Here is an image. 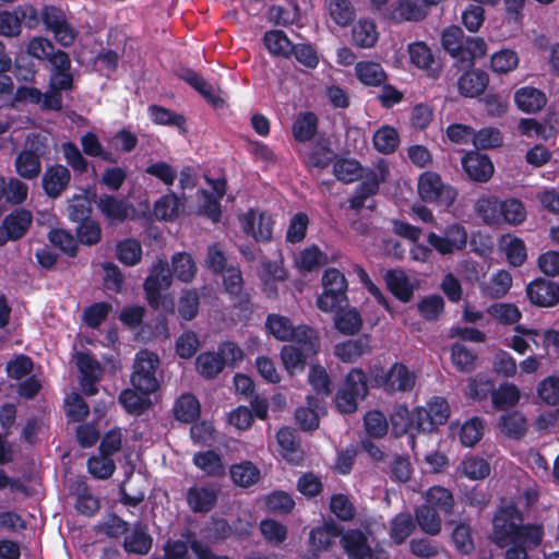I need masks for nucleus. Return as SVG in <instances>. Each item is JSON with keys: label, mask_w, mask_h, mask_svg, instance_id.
I'll return each mask as SVG.
<instances>
[{"label": "nucleus", "mask_w": 559, "mask_h": 559, "mask_svg": "<svg viewBox=\"0 0 559 559\" xmlns=\"http://www.w3.org/2000/svg\"><path fill=\"white\" fill-rule=\"evenodd\" d=\"M461 164L468 179L475 182L489 181V155L477 151L466 152Z\"/></svg>", "instance_id": "20"}, {"label": "nucleus", "mask_w": 559, "mask_h": 559, "mask_svg": "<svg viewBox=\"0 0 559 559\" xmlns=\"http://www.w3.org/2000/svg\"><path fill=\"white\" fill-rule=\"evenodd\" d=\"M477 356L464 344L454 343L451 346V360L453 366L463 372H471L475 369Z\"/></svg>", "instance_id": "57"}, {"label": "nucleus", "mask_w": 559, "mask_h": 559, "mask_svg": "<svg viewBox=\"0 0 559 559\" xmlns=\"http://www.w3.org/2000/svg\"><path fill=\"white\" fill-rule=\"evenodd\" d=\"M323 292L317 298V307L323 312H332L348 305V282L340 270L328 267L322 275Z\"/></svg>", "instance_id": "3"}, {"label": "nucleus", "mask_w": 559, "mask_h": 559, "mask_svg": "<svg viewBox=\"0 0 559 559\" xmlns=\"http://www.w3.org/2000/svg\"><path fill=\"white\" fill-rule=\"evenodd\" d=\"M372 340L369 334H361L356 338H349L334 346V355L343 362H356L364 355L372 350Z\"/></svg>", "instance_id": "15"}, {"label": "nucleus", "mask_w": 559, "mask_h": 559, "mask_svg": "<svg viewBox=\"0 0 559 559\" xmlns=\"http://www.w3.org/2000/svg\"><path fill=\"white\" fill-rule=\"evenodd\" d=\"M313 355L295 345H284L281 349L283 365L289 374L304 371L307 359Z\"/></svg>", "instance_id": "42"}, {"label": "nucleus", "mask_w": 559, "mask_h": 559, "mask_svg": "<svg viewBox=\"0 0 559 559\" xmlns=\"http://www.w3.org/2000/svg\"><path fill=\"white\" fill-rule=\"evenodd\" d=\"M176 75L178 79L189 84L215 108L224 105V99L215 95L212 84L193 69L187 67L180 68L176 72Z\"/></svg>", "instance_id": "17"}, {"label": "nucleus", "mask_w": 559, "mask_h": 559, "mask_svg": "<svg viewBox=\"0 0 559 559\" xmlns=\"http://www.w3.org/2000/svg\"><path fill=\"white\" fill-rule=\"evenodd\" d=\"M524 516L511 499L502 498L500 506L491 520L493 524V535L491 542L498 547L506 548L511 544L519 542V528L523 523Z\"/></svg>", "instance_id": "2"}, {"label": "nucleus", "mask_w": 559, "mask_h": 559, "mask_svg": "<svg viewBox=\"0 0 559 559\" xmlns=\"http://www.w3.org/2000/svg\"><path fill=\"white\" fill-rule=\"evenodd\" d=\"M76 241L84 246H94L102 239V228L97 221L90 218L78 223Z\"/></svg>", "instance_id": "59"}, {"label": "nucleus", "mask_w": 559, "mask_h": 559, "mask_svg": "<svg viewBox=\"0 0 559 559\" xmlns=\"http://www.w3.org/2000/svg\"><path fill=\"white\" fill-rule=\"evenodd\" d=\"M530 301L536 307H552L559 302L557 284L544 277L536 278L526 287Z\"/></svg>", "instance_id": "16"}, {"label": "nucleus", "mask_w": 559, "mask_h": 559, "mask_svg": "<svg viewBox=\"0 0 559 559\" xmlns=\"http://www.w3.org/2000/svg\"><path fill=\"white\" fill-rule=\"evenodd\" d=\"M229 474L233 483L242 488H248L260 479V469L250 461L233 464Z\"/></svg>", "instance_id": "43"}, {"label": "nucleus", "mask_w": 559, "mask_h": 559, "mask_svg": "<svg viewBox=\"0 0 559 559\" xmlns=\"http://www.w3.org/2000/svg\"><path fill=\"white\" fill-rule=\"evenodd\" d=\"M441 45L460 69L471 68L474 60L484 57L487 51L484 38L465 36L464 31L456 25L443 29Z\"/></svg>", "instance_id": "1"}, {"label": "nucleus", "mask_w": 559, "mask_h": 559, "mask_svg": "<svg viewBox=\"0 0 559 559\" xmlns=\"http://www.w3.org/2000/svg\"><path fill=\"white\" fill-rule=\"evenodd\" d=\"M179 199L175 193H168L154 204V214L160 221H174L178 216Z\"/></svg>", "instance_id": "62"}, {"label": "nucleus", "mask_w": 559, "mask_h": 559, "mask_svg": "<svg viewBox=\"0 0 559 559\" xmlns=\"http://www.w3.org/2000/svg\"><path fill=\"white\" fill-rule=\"evenodd\" d=\"M265 329L277 341H290L294 332V325L289 318L277 313H270L265 320Z\"/></svg>", "instance_id": "52"}, {"label": "nucleus", "mask_w": 559, "mask_h": 559, "mask_svg": "<svg viewBox=\"0 0 559 559\" xmlns=\"http://www.w3.org/2000/svg\"><path fill=\"white\" fill-rule=\"evenodd\" d=\"M74 90V78L71 70L61 72H51L48 91L44 103L45 110H62V92Z\"/></svg>", "instance_id": "12"}, {"label": "nucleus", "mask_w": 559, "mask_h": 559, "mask_svg": "<svg viewBox=\"0 0 559 559\" xmlns=\"http://www.w3.org/2000/svg\"><path fill=\"white\" fill-rule=\"evenodd\" d=\"M329 12L334 23L342 27L350 25L356 17V10L350 0H330Z\"/></svg>", "instance_id": "54"}, {"label": "nucleus", "mask_w": 559, "mask_h": 559, "mask_svg": "<svg viewBox=\"0 0 559 559\" xmlns=\"http://www.w3.org/2000/svg\"><path fill=\"white\" fill-rule=\"evenodd\" d=\"M368 377L360 368H353L345 377L343 385L335 394V406L342 414L357 411L358 401L368 395Z\"/></svg>", "instance_id": "4"}, {"label": "nucleus", "mask_w": 559, "mask_h": 559, "mask_svg": "<svg viewBox=\"0 0 559 559\" xmlns=\"http://www.w3.org/2000/svg\"><path fill=\"white\" fill-rule=\"evenodd\" d=\"M361 179L364 180L356 187L355 194L349 199V207L354 211H360L365 201L376 195L380 189L373 169L368 168Z\"/></svg>", "instance_id": "30"}, {"label": "nucleus", "mask_w": 559, "mask_h": 559, "mask_svg": "<svg viewBox=\"0 0 559 559\" xmlns=\"http://www.w3.org/2000/svg\"><path fill=\"white\" fill-rule=\"evenodd\" d=\"M408 55L411 62L418 69L426 71H436L433 53L429 46L424 41H415L408 45Z\"/></svg>", "instance_id": "51"}, {"label": "nucleus", "mask_w": 559, "mask_h": 559, "mask_svg": "<svg viewBox=\"0 0 559 559\" xmlns=\"http://www.w3.org/2000/svg\"><path fill=\"white\" fill-rule=\"evenodd\" d=\"M388 393L409 392L415 385V374L403 362H394L386 371Z\"/></svg>", "instance_id": "26"}, {"label": "nucleus", "mask_w": 559, "mask_h": 559, "mask_svg": "<svg viewBox=\"0 0 559 559\" xmlns=\"http://www.w3.org/2000/svg\"><path fill=\"white\" fill-rule=\"evenodd\" d=\"M97 207L109 223H123L133 210L124 199H119L114 194H102L97 202Z\"/></svg>", "instance_id": "19"}, {"label": "nucleus", "mask_w": 559, "mask_h": 559, "mask_svg": "<svg viewBox=\"0 0 559 559\" xmlns=\"http://www.w3.org/2000/svg\"><path fill=\"white\" fill-rule=\"evenodd\" d=\"M173 412L177 420L191 424L200 417L201 405L195 395L185 393L176 400Z\"/></svg>", "instance_id": "33"}, {"label": "nucleus", "mask_w": 559, "mask_h": 559, "mask_svg": "<svg viewBox=\"0 0 559 559\" xmlns=\"http://www.w3.org/2000/svg\"><path fill=\"white\" fill-rule=\"evenodd\" d=\"M366 170L367 169L354 158H335L333 163V175L343 183H352L361 179Z\"/></svg>", "instance_id": "38"}, {"label": "nucleus", "mask_w": 559, "mask_h": 559, "mask_svg": "<svg viewBox=\"0 0 559 559\" xmlns=\"http://www.w3.org/2000/svg\"><path fill=\"white\" fill-rule=\"evenodd\" d=\"M49 241L67 255L74 258L78 254L76 238L68 230L57 228L49 231Z\"/></svg>", "instance_id": "60"}, {"label": "nucleus", "mask_w": 559, "mask_h": 559, "mask_svg": "<svg viewBox=\"0 0 559 559\" xmlns=\"http://www.w3.org/2000/svg\"><path fill=\"white\" fill-rule=\"evenodd\" d=\"M241 227L246 235L253 237L257 242H270L273 238L274 219L271 214L250 209L241 217Z\"/></svg>", "instance_id": "10"}, {"label": "nucleus", "mask_w": 559, "mask_h": 559, "mask_svg": "<svg viewBox=\"0 0 559 559\" xmlns=\"http://www.w3.org/2000/svg\"><path fill=\"white\" fill-rule=\"evenodd\" d=\"M71 171L61 164H53L46 167L41 176V188L44 193L52 200L62 195L70 187Z\"/></svg>", "instance_id": "11"}, {"label": "nucleus", "mask_w": 559, "mask_h": 559, "mask_svg": "<svg viewBox=\"0 0 559 559\" xmlns=\"http://www.w3.org/2000/svg\"><path fill=\"white\" fill-rule=\"evenodd\" d=\"M429 8L426 0H397L393 14L400 22H420L427 16Z\"/></svg>", "instance_id": "29"}, {"label": "nucleus", "mask_w": 559, "mask_h": 559, "mask_svg": "<svg viewBox=\"0 0 559 559\" xmlns=\"http://www.w3.org/2000/svg\"><path fill=\"white\" fill-rule=\"evenodd\" d=\"M38 148H24L15 157L14 166L17 175L26 180L37 178L41 170Z\"/></svg>", "instance_id": "23"}, {"label": "nucleus", "mask_w": 559, "mask_h": 559, "mask_svg": "<svg viewBox=\"0 0 559 559\" xmlns=\"http://www.w3.org/2000/svg\"><path fill=\"white\" fill-rule=\"evenodd\" d=\"M100 508L98 498L90 492V488L85 483L78 485V498L75 509L85 516H93Z\"/></svg>", "instance_id": "61"}, {"label": "nucleus", "mask_w": 559, "mask_h": 559, "mask_svg": "<svg viewBox=\"0 0 559 559\" xmlns=\"http://www.w3.org/2000/svg\"><path fill=\"white\" fill-rule=\"evenodd\" d=\"M319 126L318 116L312 111L300 112L292 126L294 140L299 143L311 141L317 134Z\"/></svg>", "instance_id": "31"}, {"label": "nucleus", "mask_w": 559, "mask_h": 559, "mask_svg": "<svg viewBox=\"0 0 559 559\" xmlns=\"http://www.w3.org/2000/svg\"><path fill=\"white\" fill-rule=\"evenodd\" d=\"M111 305L106 301L94 302L83 311V321L91 329H98L111 311Z\"/></svg>", "instance_id": "63"}, {"label": "nucleus", "mask_w": 559, "mask_h": 559, "mask_svg": "<svg viewBox=\"0 0 559 559\" xmlns=\"http://www.w3.org/2000/svg\"><path fill=\"white\" fill-rule=\"evenodd\" d=\"M425 504L443 515V518H447L453 513L454 497L449 489L441 486H432L426 492Z\"/></svg>", "instance_id": "28"}, {"label": "nucleus", "mask_w": 559, "mask_h": 559, "mask_svg": "<svg viewBox=\"0 0 559 559\" xmlns=\"http://www.w3.org/2000/svg\"><path fill=\"white\" fill-rule=\"evenodd\" d=\"M336 153L332 148L330 138L321 135L312 142L305 156L304 164L308 169L316 168L322 170L334 163Z\"/></svg>", "instance_id": "14"}, {"label": "nucleus", "mask_w": 559, "mask_h": 559, "mask_svg": "<svg viewBox=\"0 0 559 559\" xmlns=\"http://www.w3.org/2000/svg\"><path fill=\"white\" fill-rule=\"evenodd\" d=\"M204 537L213 544L226 540L233 535V527L224 518H211L203 527Z\"/></svg>", "instance_id": "55"}, {"label": "nucleus", "mask_w": 559, "mask_h": 559, "mask_svg": "<svg viewBox=\"0 0 559 559\" xmlns=\"http://www.w3.org/2000/svg\"><path fill=\"white\" fill-rule=\"evenodd\" d=\"M119 403L130 415H141L151 406L150 395H144L133 389H124L118 397Z\"/></svg>", "instance_id": "46"}, {"label": "nucleus", "mask_w": 559, "mask_h": 559, "mask_svg": "<svg viewBox=\"0 0 559 559\" xmlns=\"http://www.w3.org/2000/svg\"><path fill=\"white\" fill-rule=\"evenodd\" d=\"M498 250L506 255L508 263L514 267L522 266L527 259L524 241L510 234L500 237Z\"/></svg>", "instance_id": "24"}, {"label": "nucleus", "mask_w": 559, "mask_h": 559, "mask_svg": "<svg viewBox=\"0 0 559 559\" xmlns=\"http://www.w3.org/2000/svg\"><path fill=\"white\" fill-rule=\"evenodd\" d=\"M377 25L372 20L360 19L352 29L354 45L359 48H371L378 41Z\"/></svg>", "instance_id": "44"}, {"label": "nucleus", "mask_w": 559, "mask_h": 559, "mask_svg": "<svg viewBox=\"0 0 559 559\" xmlns=\"http://www.w3.org/2000/svg\"><path fill=\"white\" fill-rule=\"evenodd\" d=\"M32 213L26 209H16L4 216L2 225L14 240L22 239L32 225Z\"/></svg>", "instance_id": "34"}, {"label": "nucleus", "mask_w": 559, "mask_h": 559, "mask_svg": "<svg viewBox=\"0 0 559 559\" xmlns=\"http://www.w3.org/2000/svg\"><path fill=\"white\" fill-rule=\"evenodd\" d=\"M417 190L424 202L444 206H451L457 197V191L453 187L444 185L441 176L435 171H425L419 176Z\"/></svg>", "instance_id": "6"}, {"label": "nucleus", "mask_w": 559, "mask_h": 559, "mask_svg": "<svg viewBox=\"0 0 559 559\" xmlns=\"http://www.w3.org/2000/svg\"><path fill=\"white\" fill-rule=\"evenodd\" d=\"M498 432L511 440H521L525 437L528 424L520 411H506L497 420Z\"/></svg>", "instance_id": "18"}, {"label": "nucleus", "mask_w": 559, "mask_h": 559, "mask_svg": "<svg viewBox=\"0 0 559 559\" xmlns=\"http://www.w3.org/2000/svg\"><path fill=\"white\" fill-rule=\"evenodd\" d=\"M391 424L397 436L431 432L437 428L425 407H416L411 413L406 407H402L391 415Z\"/></svg>", "instance_id": "7"}, {"label": "nucleus", "mask_w": 559, "mask_h": 559, "mask_svg": "<svg viewBox=\"0 0 559 559\" xmlns=\"http://www.w3.org/2000/svg\"><path fill=\"white\" fill-rule=\"evenodd\" d=\"M341 545L349 559H367L371 557L368 537L359 528L346 531L342 535Z\"/></svg>", "instance_id": "22"}, {"label": "nucleus", "mask_w": 559, "mask_h": 559, "mask_svg": "<svg viewBox=\"0 0 559 559\" xmlns=\"http://www.w3.org/2000/svg\"><path fill=\"white\" fill-rule=\"evenodd\" d=\"M515 102L519 108L526 112H537L546 105L545 94L534 87H523L515 94Z\"/></svg>", "instance_id": "48"}, {"label": "nucleus", "mask_w": 559, "mask_h": 559, "mask_svg": "<svg viewBox=\"0 0 559 559\" xmlns=\"http://www.w3.org/2000/svg\"><path fill=\"white\" fill-rule=\"evenodd\" d=\"M263 45L273 57L289 58L294 52V44L282 29H269L262 38Z\"/></svg>", "instance_id": "27"}, {"label": "nucleus", "mask_w": 559, "mask_h": 559, "mask_svg": "<svg viewBox=\"0 0 559 559\" xmlns=\"http://www.w3.org/2000/svg\"><path fill=\"white\" fill-rule=\"evenodd\" d=\"M518 129L522 135L532 136L535 134L537 138L548 140L557 133V130L551 124L538 122L534 118H523L519 121Z\"/></svg>", "instance_id": "58"}, {"label": "nucleus", "mask_w": 559, "mask_h": 559, "mask_svg": "<svg viewBox=\"0 0 559 559\" xmlns=\"http://www.w3.org/2000/svg\"><path fill=\"white\" fill-rule=\"evenodd\" d=\"M442 516L443 515L425 503L417 507L415 510L416 523L424 533L430 536H436L441 532Z\"/></svg>", "instance_id": "45"}, {"label": "nucleus", "mask_w": 559, "mask_h": 559, "mask_svg": "<svg viewBox=\"0 0 559 559\" xmlns=\"http://www.w3.org/2000/svg\"><path fill=\"white\" fill-rule=\"evenodd\" d=\"M218 488L214 485H193L186 492V501L193 513H209L217 504Z\"/></svg>", "instance_id": "13"}, {"label": "nucleus", "mask_w": 559, "mask_h": 559, "mask_svg": "<svg viewBox=\"0 0 559 559\" xmlns=\"http://www.w3.org/2000/svg\"><path fill=\"white\" fill-rule=\"evenodd\" d=\"M355 74L358 81L366 86L378 87L388 80L382 66L374 61H358L355 64Z\"/></svg>", "instance_id": "32"}, {"label": "nucleus", "mask_w": 559, "mask_h": 559, "mask_svg": "<svg viewBox=\"0 0 559 559\" xmlns=\"http://www.w3.org/2000/svg\"><path fill=\"white\" fill-rule=\"evenodd\" d=\"M217 352H202L197 356L195 369L206 380L215 379L224 370V360Z\"/></svg>", "instance_id": "41"}, {"label": "nucleus", "mask_w": 559, "mask_h": 559, "mask_svg": "<svg viewBox=\"0 0 559 559\" xmlns=\"http://www.w3.org/2000/svg\"><path fill=\"white\" fill-rule=\"evenodd\" d=\"M539 399L550 406L559 404V377L550 376L537 385Z\"/></svg>", "instance_id": "64"}, {"label": "nucleus", "mask_w": 559, "mask_h": 559, "mask_svg": "<svg viewBox=\"0 0 559 559\" xmlns=\"http://www.w3.org/2000/svg\"><path fill=\"white\" fill-rule=\"evenodd\" d=\"M192 462L210 477H222L225 475V465L222 456L214 450H205L194 453Z\"/></svg>", "instance_id": "35"}, {"label": "nucleus", "mask_w": 559, "mask_h": 559, "mask_svg": "<svg viewBox=\"0 0 559 559\" xmlns=\"http://www.w3.org/2000/svg\"><path fill=\"white\" fill-rule=\"evenodd\" d=\"M374 148L382 154L394 153L400 145V135L397 130L392 126L380 127L372 136Z\"/></svg>", "instance_id": "47"}, {"label": "nucleus", "mask_w": 559, "mask_h": 559, "mask_svg": "<svg viewBox=\"0 0 559 559\" xmlns=\"http://www.w3.org/2000/svg\"><path fill=\"white\" fill-rule=\"evenodd\" d=\"M171 274L186 283L192 281L197 272L195 263L187 252L176 253L171 259Z\"/></svg>", "instance_id": "56"}, {"label": "nucleus", "mask_w": 559, "mask_h": 559, "mask_svg": "<svg viewBox=\"0 0 559 559\" xmlns=\"http://www.w3.org/2000/svg\"><path fill=\"white\" fill-rule=\"evenodd\" d=\"M223 285L226 294L234 300L235 308L252 312L251 294L243 289V277L239 267L228 266L223 274Z\"/></svg>", "instance_id": "9"}, {"label": "nucleus", "mask_w": 559, "mask_h": 559, "mask_svg": "<svg viewBox=\"0 0 559 559\" xmlns=\"http://www.w3.org/2000/svg\"><path fill=\"white\" fill-rule=\"evenodd\" d=\"M290 341L297 343L299 348H302L314 355L320 349V338L317 331L307 324L294 326Z\"/></svg>", "instance_id": "53"}, {"label": "nucleus", "mask_w": 559, "mask_h": 559, "mask_svg": "<svg viewBox=\"0 0 559 559\" xmlns=\"http://www.w3.org/2000/svg\"><path fill=\"white\" fill-rule=\"evenodd\" d=\"M521 399L520 389L510 382H504L497 389H491V404L500 411H510Z\"/></svg>", "instance_id": "39"}, {"label": "nucleus", "mask_w": 559, "mask_h": 559, "mask_svg": "<svg viewBox=\"0 0 559 559\" xmlns=\"http://www.w3.org/2000/svg\"><path fill=\"white\" fill-rule=\"evenodd\" d=\"M153 539L146 530L136 524L130 534H127L123 540V549L128 554L146 555L152 548Z\"/></svg>", "instance_id": "40"}, {"label": "nucleus", "mask_w": 559, "mask_h": 559, "mask_svg": "<svg viewBox=\"0 0 559 559\" xmlns=\"http://www.w3.org/2000/svg\"><path fill=\"white\" fill-rule=\"evenodd\" d=\"M147 110L151 120L155 124L176 127L180 133H186L188 131L187 119L182 114L175 112L166 107L155 104L150 105Z\"/></svg>", "instance_id": "37"}, {"label": "nucleus", "mask_w": 559, "mask_h": 559, "mask_svg": "<svg viewBox=\"0 0 559 559\" xmlns=\"http://www.w3.org/2000/svg\"><path fill=\"white\" fill-rule=\"evenodd\" d=\"M460 76L457 86L461 95L465 97H475L480 95L489 83V75L485 71L468 70Z\"/></svg>", "instance_id": "25"}, {"label": "nucleus", "mask_w": 559, "mask_h": 559, "mask_svg": "<svg viewBox=\"0 0 559 559\" xmlns=\"http://www.w3.org/2000/svg\"><path fill=\"white\" fill-rule=\"evenodd\" d=\"M416 521L409 513H399L391 521L390 537L395 545L403 544L414 532Z\"/></svg>", "instance_id": "50"}, {"label": "nucleus", "mask_w": 559, "mask_h": 559, "mask_svg": "<svg viewBox=\"0 0 559 559\" xmlns=\"http://www.w3.org/2000/svg\"><path fill=\"white\" fill-rule=\"evenodd\" d=\"M383 280L386 289L401 302L407 304L413 299L414 286L408 275L400 269H390Z\"/></svg>", "instance_id": "21"}, {"label": "nucleus", "mask_w": 559, "mask_h": 559, "mask_svg": "<svg viewBox=\"0 0 559 559\" xmlns=\"http://www.w3.org/2000/svg\"><path fill=\"white\" fill-rule=\"evenodd\" d=\"M159 367L158 356L150 350H140L135 355L133 371L130 376L132 386L144 395H151L159 389L156 371Z\"/></svg>", "instance_id": "5"}, {"label": "nucleus", "mask_w": 559, "mask_h": 559, "mask_svg": "<svg viewBox=\"0 0 559 559\" xmlns=\"http://www.w3.org/2000/svg\"><path fill=\"white\" fill-rule=\"evenodd\" d=\"M347 306H342L333 310L335 312L334 326L344 335H355L362 325L360 313L355 309H346Z\"/></svg>", "instance_id": "36"}, {"label": "nucleus", "mask_w": 559, "mask_h": 559, "mask_svg": "<svg viewBox=\"0 0 559 559\" xmlns=\"http://www.w3.org/2000/svg\"><path fill=\"white\" fill-rule=\"evenodd\" d=\"M142 246L134 238H127L118 241L116 246V257L118 261L126 266H134L142 260Z\"/></svg>", "instance_id": "49"}, {"label": "nucleus", "mask_w": 559, "mask_h": 559, "mask_svg": "<svg viewBox=\"0 0 559 559\" xmlns=\"http://www.w3.org/2000/svg\"><path fill=\"white\" fill-rule=\"evenodd\" d=\"M171 282L173 274L168 262L158 260L154 263L143 284L146 301L152 309H159L163 299L162 292L168 289Z\"/></svg>", "instance_id": "8"}]
</instances>
